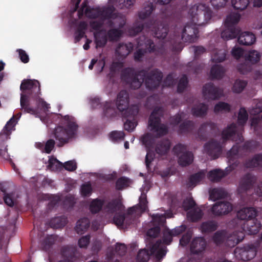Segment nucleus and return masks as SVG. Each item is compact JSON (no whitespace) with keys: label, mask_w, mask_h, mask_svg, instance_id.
Segmentation results:
<instances>
[{"label":"nucleus","mask_w":262,"mask_h":262,"mask_svg":"<svg viewBox=\"0 0 262 262\" xmlns=\"http://www.w3.org/2000/svg\"><path fill=\"white\" fill-rule=\"evenodd\" d=\"M147 203L148 202L146 194L144 193H141V195L139 198V203L137 205L135 206L138 207L137 212L143 213L146 211L148 209Z\"/></svg>","instance_id":"09e8293b"},{"label":"nucleus","mask_w":262,"mask_h":262,"mask_svg":"<svg viewBox=\"0 0 262 262\" xmlns=\"http://www.w3.org/2000/svg\"><path fill=\"white\" fill-rule=\"evenodd\" d=\"M152 222L156 226H163L166 222V216L165 214H153L151 215Z\"/></svg>","instance_id":"864d4df0"},{"label":"nucleus","mask_w":262,"mask_h":262,"mask_svg":"<svg viewBox=\"0 0 262 262\" xmlns=\"http://www.w3.org/2000/svg\"><path fill=\"white\" fill-rule=\"evenodd\" d=\"M172 152L178 157V163L182 167L187 166L193 161L192 152L187 151L185 145L182 144L176 145L172 149Z\"/></svg>","instance_id":"9d476101"},{"label":"nucleus","mask_w":262,"mask_h":262,"mask_svg":"<svg viewBox=\"0 0 262 262\" xmlns=\"http://www.w3.org/2000/svg\"><path fill=\"white\" fill-rule=\"evenodd\" d=\"M257 248L253 245L243 247H237L234 250V254L237 258L248 261L253 258L256 255Z\"/></svg>","instance_id":"f8f14e48"},{"label":"nucleus","mask_w":262,"mask_h":262,"mask_svg":"<svg viewBox=\"0 0 262 262\" xmlns=\"http://www.w3.org/2000/svg\"><path fill=\"white\" fill-rule=\"evenodd\" d=\"M218 223L213 220H208L203 222L200 226V230L203 234H208L216 230Z\"/></svg>","instance_id":"a878e982"},{"label":"nucleus","mask_w":262,"mask_h":262,"mask_svg":"<svg viewBox=\"0 0 262 262\" xmlns=\"http://www.w3.org/2000/svg\"><path fill=\"white\" fill-rule=\"evenodd\" d=\"M154 9L155 8L152 3H147L145 5L143 9L138 12L139 18L142 20L147 18L150 15Z\"/></svg>","instance_id":"58836bf2"},{"label":"nucleus","mask_w":262,"mask_h":262,"mask_svg":"<svg viewBox=\"0 0 262 262\" xmlns=\"http://www.w3.org/2000/svg\"><path fill=\"white\" fill-rule=\"evenodd\" d=\"M116 103L117 109L122 113V115L127 110L133 106L128 107L129 96L125 90H122L118 93Z\"/></svg>","instance_id":"aec40b11"},{"label":"nucleus","mask_w":262,"mask_h":262,"mask_svg":"<svg viewBox=\"0 0 262 262\" xmlns=\"http://www.w3.org/2000/svg\"><path fill=\"white\" fill-rule=\"evenodd\" d=\"M194 122L191 120H185L179 126L178 132L179 134H186L190 133L194 129Z\"/></svg>","instance_id":"f704fd0d"},{"label":"nucleus","mask_w":262,"mask_h":262,"mask_svg":"<svg viewBox=\"0 0 262 262\" xmlns=\"http://www.w3.org/2000/svg\"><path fill=\"white\" fill-rule=\"evenodd\" d=\"M237 36L238 42L242 45L250 46L253 44L256 40L254 34L249 32H239Z\"/></svg>","instance_id":"393cba45"},{"label":"nucleus","mask_w":262,"mask_h":262,"mask_svg":"<svg viewBox=\"0 0 262 262\" xmlns=\"http://www.w3.org/2000/svg\"><path fill=\"white\" fill-rule=\"evenodd\" d=\"M121 77L132 89H138L144 82L146 88L152 90L160 86L163 78V73L158 69L150 71L146 69L136 71L134 68L128 67L122 71Z\"/></svg>","instance_id":"f257e3e1"},{"label":"nucleus","mask_w":262,"mask_h":262,"mask_svg":"<svg viewBox=\"0 0 262 262\" xmlns=\"http://www.w3.org/2000/svg\"><path fill=\"white\" fill-rule=\"evenodd\" d=\"M208 106L205 103H200L194 106L191 109V113L195 117H203L207 114Z\"/></svg>","instance_id":"e433bc0d"},{"label":"nucleus","mask_w":262,"mask_h":262,"mask_svg":"<svg viewBox=\"0 0 262 262\" xmlns=\"http://www.w3.org/2000/svg\"><path fill=\"white\" fill-rule=\"evenodd\" d=\"M67 222V218L64 215H61L52 219L50 222V225L53 228L58 229L63 227Z\"/></svg>","instance_id":"c9c22d12"},{"label":"nucleus","mask_w":262,"mask_h":262,"mask_svg":"<svg viewBox=\"0 0 262 262\" xmlns=\"http://www.w3.org/2000/svg\"><path fill=\"white\" fill-rule=\"evenodd\" d=\"M104 115L109 118L116 116V111L115 108L112 106L110 102H106L103 107Z\"/></svg>","instance_id":"603ef678"},{"label":"nucleus","mask_w":262,"mask_h":262,"mask_svg":"<svg viewBox=\"0 0 262 262\" xmlns=\"http://www.w3.org/2000/svg\"><path fill=\"white\" fill-rule=\"evenodd\" d=\"M90 224L87 217L81 218L77 222L75 230L78 234H82L89 228Z\"/></svg>","instance_id":"2f4dec72"},{"label":"nucleus","mask_w":262,"mask_h":262,"mask_svg":"<svg viewBox=\"0 0 262 262\" xmlns=\"http://www.w3.org/2000/svg\"><path fill=\"white\" fill-rule=\"evenodd\" d=\"M87 0L84 1L80 9L78 10V16L79 18H81L84 14L90 18H96L100 17V8H91L88 5Z\"/></svg>","instance_id":"4468645a"},{"label":"nucleus","mask_w":262,"mask_h":262,"mask_svg":"<svg viewBox=\"0 0 262 262\" xmlns=\"http://www.w3.org/2000/svg\"><path fill=\"white\" fill-rule=\"evenodd\" d=\"M187 215L190 221L196 222L202 218L203 212L200 208L196 207L188 211Z\"/></svg>","instance_id":"72a5a7b5"},{"label":"nucleus","mask_w":262,"mask_h":262,"mask_svg":"<svg viewBox=\"0 0 262 262\" xmlns=\"http://www.w3.org/2000/svg\"><path fill=\"white\" fill-rule=\"evenodd\" d=\"M56 237L53 235H47L41 242V246L45 251L48 250L56 241Z\"/></svg>","instance_id":"de8ad7c7"},{"label":"nucleus","mask_w":262,"mask_h":262,"mask_svg":"<svg viewBox=\"0 0 262 262\" xmlns=\"http://www.w3.org/2000/svg\"><path fill=\"white\" fill-rule=\"evenodd\" d=\"M151 31L155 37L164 39L167 35L168 31V26L158 20H150L144 24L137 21L130 28L128 32L129 35L135 36L141 32L144 29Z\"/></svg>","instance_id":"39448f33"},{"label":"nucleus","mask_w":262,"mask_h":262,"mask_svg":"<svg viewBox=\"0 0 262 262\" xmlns=\"http://www.w3.org/2000/svg\"><path fill=\"white\" fill-rule=\"evenodd\" d=\"M161 244V240L159 239L155 244L152 245L150 248V254H155L156 258L159 260L162 259L166 253V248L165 247L160 248Z\"/></svg>","instance_id":"bb28decb"},{"label":"nucleus","mask_w":262,"mask_h":262,"mask_svg":"<svg viewBox=\"0 0 262 262\" xmlns=\"http://www.w3.org/2000/svg\"><path fill=\"white\" fill-rule=\"evenodd\" d=\"M225 232L224 231H217L213 234L212 241L217 246H220L225 242Z\"/></svg>","instance_id":"3c124183"},{"label":"nucleus","mask_w":262,"mask_h":262,"mask_svg":"<svg viewBox=\"0 0 262 262\" xmlns=\"http://www.w3.org/2000/svg\"><path fill=\"white\" fill-rule=\"evenodd\" d=\"M139 113L137 106H133L127 110L122 114L123 119H126L124 123L125 130L131 132H133L137 125V116Z\"/></svg>","instance_id":"9b49d317"},{"label":"nucleus","mask_w":262,"mask_h":262,"mask_svg":"<svg viewBox=\"0 0 262 262\" xmlns=\"http://www.w3.org/2000/svg\"><path fill=\"white\" fill-rule=\"evenodd\" d=\"M226 196V192L222 188H215L210 191V197L214 201L225 198Z\"/></svg>","instance_id":"49530a36"},{"label":"nucleus","mask_w":262,"mask_h":262,"mask_svg":"<svg viewBox=\"0 0 262 262\" xmlns=\"http://www.w3.org/2000/svg\"><path fill=\"white\" fill-rule=\"evenodd\" d=\"M189 14L194 24L201 26L208 23L211 19L212 11L208 5L201 3L191 7Z\"/></svg>","instance_id":"0eeeda50"},{"label":"nucleus","mask_w":262,"mask_h":262,"mask_svg":"<svg viewBox=\"0 0 262 262\" xmlns=\"http://www.w3.org/2000/svg\"><path fill=\"white\" fill-rule=\"evenodd\" d=\"M133 47L132 42L120 43L116 50V53L120 58H124L132 51Z\"/></svg>","instance_id":"cd10ccee"},{"label":"nucleus","mask_w":262,"mask_h":262,"mask_svg":"<svg viewBox=\"0 0 262 262\" xmlns=\"http://www.w3.org/2000/svg\"><path fill=\"white\" fill-rule=\"evenodd\" d=\"M247 82L245 80L237 79L236 80L232 87V91L236 93H241L245 88Z\"/></svg>","instance_id":"13d9d810"},{"label":"nucleus","mask_w":262,"mask_h":262,"mask_svg":"<svg viewBox=\"0 0 262 262\" xmlns=\"http://www.w3.org/2000/svg\"><path fill=\"white\" fill-rule=\"evenodd\" d=\"M125 134L122 131H113L110 134V138L113 141L124 140Z\"/></svg>","instance_id":"338daca9"},{"label":"nucleus","mask_w":262,"mask_h":262,"mask_svg":"<svg viewBox=\"0 0 262 262\" xmlns=\"http://www.w3.org/2000/svg\"><path fill=\"white\" fill-rule=\"evenodd\" d=\"M252 66L245 59L244 62L240 63L237 66V70L240 73L246 74L252 70Z\"/></svg>","instance_id":"6e6d98bb"},{"label":"nucleus","mask_w":262,"mask_h":262,"mask_svg":"<svg viewBox=\"0 0 262 262\" xmlns=\"http://www.w3.org/2000/svg\"><path fill=\"white\" fill-rule=\"evenodd\" d=\"M217 128L216 124L212 122H205L201 124L199 127L197 135L200 140L205 141L207 139L208 135L213 133Z\"/></svg>","instance_id":"6ab92c4d"},{"label":"nucleus","mask_w":262,"mask_h":262,"mask_svg":"<svg viewBox=\"0 0 262 262\" xmlns=\"http://www.w3.org/2000/svg\"><path fill=\"white\" fill-rule=\"evenodd\" d=\"M137 209V206H133L127 209L126 213L125 214V227L126 228L134 223L135 221V216L138 214Z\"/></svg>","instance_id":"473e14b6"},{"label":"nucleus","mask_w":262,"mask_h":262,"mask_svg":"<svg viewBox=\"0 0 262 262\" xmlns=\"http://www.w3.org/2000/svg\"><path fill=\"white\" fill-rule=\"evenodd\" d=\"M225 70L220 65H214L212 67L210 70V75L212 79H220L224 75Z\"/></svg>","instance_id":"a19ab883"},{"label":"nucleus","mask_w":262,"mask_h":262,"mask_svg":"<svg viewBox=\"0 0 262 262\" xmlns=\"http://www.w3.org/2000/svg\"><path fill=\"white\" fill-rule=\"evenodd\" d=\"M173 236H174L172 234V231L169 229L164 230L163 232V243L166 245H169L172 241Z\"/></svg>","instance_id":"0e129e2a"},{"label":"nucleus","mask_w":262,"mask_h":262,"mask_svg":"<svg viewBox=\"0 0 262 262\" xmlns=\"http://www.w3.org/2000/svg\"><path fill=\"white\" fill-rule=\"evenodd\" d=\"M150 253L145 249L140 250L137 255V262H146L150 257Z\"/></svg>","instance_id":"052dcab7"},{"label":"nucleus","mask_w":262,"mask_h":262,"mask_svg":"<svg viewBox=\"0 0 262 262\" xmlns=\"http://www.w3.org/2000/svg\"><path fill=\"white\" fill-rule=\"evenodd\" d=\"M198 33L197 29L189 25H186L182 32L181 39L185 42H195L197 39Z\"/></svg>","instance_id":"412c9836"},{"label":"nucleus","mask_w":262,"mask_h":262,"mask_svg":"<svg viewBox=\"0 0 262 262\" xmlns=\"http://www.w3.org/2000/svg\"><path fill=\"white\" fill-rule=\"evenodd\" d=\"M94 42L96 48H103L105 46L108 40L106 30L102 29L94 33Z\"/></svg>","instance_id":"b1692460"},{"label":"nucleus","mask_w":262,"mask_h":262,"mask_svg":"<svg viewBox=\"0 0 262 262\" xmlns=\"http://www.w3.org/2000/svg\"><path fill=\"white\" fill-rule=\"evenodd\" d=\"M196 206V203L194 200L191 198L185 199L182 204V206L185 211H188L193 209Z\"/></svg>","instance_id":"69168bd1"},{"label":"nucleus","mask_w":262,"mask_h":262,"mask_svg":"<svg viewBox=\"0 0 262 262\" xmlns=\"http://www.w3.org/2000/svg\"><path fill=\"white\" fill-rule=\"evenodd\" d=\"M236 124L233 123L225 128L222 132V138L223 142L230 139L232 141H241L242 136L236 133Z\"/></svg>","instance_id":"a211bd4d"},{"label":"nucleus","mask_w":262,"mask_h":262,"mask_svg":"<svg viewBox=\"0 0 262 262\" xmlns=\"http://www.w3.org/2000/svg\"><path fill=\"white\" fill-rule=\"evenodd\" d=\"M75 249L71 246H66L61 248V254L63 256L68 258L72 257L75 254Z\"/></svg>","instance_id":"e2e57ef3"},{"label":"nucleus","mask_w":262,"mask_h":262,"mask_svg":"<svg viewBox=\"0 0 262 262\" xmlns=\"http://www.w3.org/2000/svg\"><path fill=\"white\" fill-rule=\"evenodd\" d=\"M207 242L203 237L194 238L190 244V251L192 253L198 254L203 252L206 247Z\"/></svg>","instance_id":"4be33fe9"},{"label":"nucleus","mask_w":262,"mask_h":262,"mask_svg":"<svg viewBox=\"0 0 262 262\" xmlns=\"http://www.w3.org/2000/svg\"><path fill=\"white\" fill-rule=\"evenodd\" d=\"M261 55L260 53L254 50H250L245 56V59L252 65H254L259 62Z\"/></svg>","instance_id":"4c0bfd02"},{"label":"nucleus","mask_w":262,"mask_h":262,"mask_svg":"<svg viewBox=\"0 0 262 262\" xmlns=\"http://www.w3.org/2000/svg\"><path fill=\"white\" fill-rule=\"evenodd\" d=\"M205 176V172L204 170L199 171L190 176L189 179V187L191 186L194 187L197 183L200 182L204 179Z\"/></svg>","instance_id":"c03bdc74"},{"label":"nucleus","mask_w":262,"mask_h":262,"mask_svg":"<svg viewBox=\"0 0 262 262\" xmlns=\"http://www.w3.org/2000/svg\"><path fill=\"white\" fill-rule=\"evenodd\" d=\"M257 180V177L254 174L250 173L245 174L239 182V191L242 192H245L250 190L253 188Z\"/></svg>","instance_id":"f3484780"},{"label":"nucleus","mask_w":262,"mask_h":262,"mask_svg":"<svg viewBox=\"0 0 262 262\" xmlns=\"http://www.w3.org/2000/svg\"><path fill=\"white\" fill-rule=\"evenodd\" d=\"M170 147V142L167 139H163L159 141L156 146L155 151L159 155L167 154Z\"/></svg>","instance_id":"c85d7f7f"},{"label":"nucleus","mask_w":262,"mask_h":262,"mask_svg":"<svg viewBox=\"0 0 262 262\" xmlns=\"http://www.w3.org/2000/svg\"><path fill=\"white\" fill-rule=\"evenodd\" d=\"M231 110L230 104L224 102H219L214 108V112L217 113L221 112H229Z\"/></svg>","instance_id":"bf43d9fd"},{"label":"nucleus","mask_w":262,"mask_h":262,"mask_svg":"<svg viewBox=\"0 0 262 262\" xmlns=\"http://www.w3.org/2000/svg\"><path fill=\"white\" fill-rule=\"evenodd\" d=\"M244 236V234L243 232L235 231L226 236L225 245L230 248L234 247L243 240Z\"/></svg>","instance_id":"5701e85b"},{"label":"nucleus","mask_w":262,"mask_h":262,"mask_svg":"<svg viewBox=\"0 0 262 262\" xmlns=\"http://www.w3.org/2000/svg\"><path fill=\"white\" fill-rule=\"evenodd\" d=\"M248 119V114L245 108L241 107L239 109L238 118L237 123L239 125L244 126L247 122Z\"/></svg>","instance_id":"5fc2aeb1"},{"label":"nucleus","mask_w":262,"mask_h":262,"mask_svg":"<svg viewBox=\"0 0 262 262\" xmlns=\"http://www.w3.org/2000/svg\"><path fill=\"white\" fill-rule=\"evenodd\" d=\"M256 210L253 207H246L237 212V216L241 220L245 221L243 224V230L249 234H257L261 228L260 223L255 219Z\"/></svg>","instance_id":"423d86ee"},{"label":"nucleus","mask_w":262,"mask_h":262,"mask_svg":"<svg viewBox=\"0 0 262 262\" xmlns=\"http://www.w3.org/2000/svg\"><path fill=\"white\" fill-rule=\"evenodd\" d=\"M241 15L237 13H232L227 16L225 20V29L221 33V37L224 40H229L237 37L241 30L236 27L240 20Z\"/></svg>","instance_id":"1a4fd4ad"},{"label":"nucleus","mask_w":262,"mask_h":262,"mask_svg":"<svg viewBox=\"0 0 262 262\" xmlns=\"http://www.w3.org/2000/svg\"><path fill=\"white\" fill-rule=\"evenodd\" d=\"M245 166L250 168L262 167V154H256L252 159L246 161Z\"/></svg>","instance_id":"7c9ffc66"},{"label":"nucleus","mask_w":262,"mask_h":262,"mask_svg":"<svg viewBox=\"0 0 262 262\" xmlns=\"http://www.w3.org/2000/svg\"><path fill=\"white\" fill-rule=\"evenodd\" d=\"M204 150L213 160L216 159L222 152V145L220 141L212 139L204 145Z\"/></svg>","instance_id":"ddd939ff"},{"label":"nucleus","mask_w":262,"mask_h":262,"mask_svg":"<svg viewBox=\"0 0 262 262\" xmlns=\"http://www.w3.org/2000/svg\"><path fill=\"white\" fill-rule=\"evenodd\" d=\"M141 141L146 147H151L154 144V139L150 134H146L141 138Z\"/></svg>","instance_id":"774afa93"},{"label":"nucleus","mask_w":262,"mask_h":262,"mask_svg":"<svg viewBox=\"0 0 262 262\" xmlns=\"http://www.w3.org/2000/svg\"><path fill=\"white\" fill-rule=\"evenodd\" d=\"M225 176V173L219 169H214L208 173L209 179L213 182H219Z\"/></svg>","instance_id":"a18cd8bd"},{"label":"nucleus","mask_w":262,"mask_h":262,"mask_svg":"<svg viewBox=\"0 0 262 262\" xmlns=\"http://www.w3.org/2000/svg\"><path fill=\"white\" fill-rule=\"evenodd\" d=\"M113 5L100 8V17L103 20L108 19L107 23L110 28L118 27L123 28L125 25L126 20L118 13H115L114 6L119 9L129 8L133 6L135 0H110Z\"/></svg>","instance_id":"7ed1b4c3"},{"label":"nucleus","mask_w":262,"mask_h":262,"mask_svg":"<svg viewBox=\"0 0 262 262\" xmlns=\"http://www.w3.org/2000/svg\"><path fill=\"white\" fill-rule=\"evenodd\" d=\"M124 206L122 204L121 200L118 199H113L107 203L105 208L107 212L111 213H114L117 211H120L124 209Z\"/></svg>","instance_id":"c756f323"},{"label":"nucleus","mask_w":262,"mask_h":262,"mask_svg":"<svg viewBox=\"0 0 262 262\" xmlns=\"http://www.w3.org/2000/svg\"><path fill=\"white\" fill-rule=\"evenodd\" d=\"M188 83V78L186 75H183L180 78L178 84L177 91L179 93H183L186 88Z\"/></svg>","instance_id":"680f3d73"},{"label":"nucleus","mask_w":262,"mask_h":262,"mask_svg":"<svg viewBox=\"0 0 262 262\" xmlns=\"http://www.w3.org/2000/svg\"><path fill=\"white\" fill-rule=\"evenodd\" d=\"M132 181L126 177H121L118 178L115 183V188L117 190H122L130 185Z\"/></svg>","instance_id":"ea45409f"},{"label":"nucleus","mask_w":262,"mask_h":262,"mask_svg":"<svg viewBox=\"0 0 262 262\" xmlns=\"http://www.w3.org/2000/svg\"><path fill=\"white\" fill-rule=\"evenodd\" d=\"M118 28H113L110 29L107 32L106 35L107 36L108 39L110 41H114L118 40L122 34V31L121 30L122 28H119L117 27Z\"/></svg>","instance_id":"79ce46f5"},{"label":"nucleus","mask_w":262,"mask_h":262,"mask_svg":"<svg viewBox=\"0 0 262 262\" xmlns=\"http://www.w3.org/2000/svg\"><path fill=\"white\" fill-rule=\"evenodd\" d=\"M104 202L102 200L95 199L92 201L90 205V210L95 214L99 212L102 208Z\"/></svg>","instance_id":"37998d69"},{"label":"nucleus","mask_w":262,"mask_h":262,"mask_svg":"<svg viewBox=\"0 0 262 262\" xmlns=\"http://www.w3.org/2000/svg\"><path fill=\"white\" fill-rule=\"evenodd\" d=\"M223 91L212 83L205 84L203 88V94L206 99L215 100L220 98Z\"/></svg>","instance_id":"dca6fc26"},{"label":"nucleus","mask_w":262,"mask_h":262,"mask_svg":"<svg viewBox=\"0 0 262 262\" xmlns=\"http://www.w3.org/2000/svg\"><path fill=\"white\" fill-rule=\"evenodd\" d=\"M226 56V52L224 50H215L211 58L213 62L218 63L225 60Z\"/></svg>","instance_id":"8fccbe9b"},{"label":"nucleus","mask_w":262,"mask_h":262,"mask_svg":"<svg viewBox=\"0 0 262 262\" xmlns=\"http://www.w3.org/2000/svg\"><path fill=\"white\" fill-rule=\"evenodd\" d=\"M20 89L22 93L20 95V104L21 110L25 113L35 114L36 110L30 106V99L41 102V106L46 110L50 108L49 104L40 98V85L37 80L24 79L22 81Z\"/></svg>","instance_id":"f03ea898"},{"label":"nucleus","mask_w":262,"mask_h":262,"mask_svg":"<svg viewBox=\"0 0 262 262\" xmlns=\"http://www.w3.org/2000/svg\"><path fill=\"white\" fill-rule=\"evenodd\" d=\"M233 8L238 10L242 11L245 9L249 3V0H232Z\"/></svg>","instance_id":"4d7b16f0"},{"label":"nucleus","mask_w":262,"mask_h":262,"mask_svg":"<svg viewBox=\"0 0 262 262\" xmlns=\"http://www.w3.org/2000/svg\"><path fill=\"white\" fill-rule=\"evenodd\" d=\"M163 116V108L157 106L154 109L148 119V126L150 127V130L155 132L158 137L166 135L168 132V126L161 123V118Z\"/></svg>","instance_id":"6e6552de"},{"label":"nucleus","mask_w":262,"mask_h":262,"mask_svg":"<svg viewBox=\"0 0 262 262\" xmlns=\"http://www.w3.org/2000/svg\"><path fill=\"white\" fill-rule=\"evenodd\" d=\"M61 124L65 125V127L59 126L57 127L54 133V136L57 141V146L62 147L68 143L70 139L75 137L78 129V125L74 121V118L69 115L62 116Z\"/></svg>","instance_id":"20e7f679"},{"label":"nucleus","mask_w":262,"mask_h":262,"mask_svg":"<svg viewBox=\"0 0 262 262\" xmlns=\"http://www.w3.org/2000/svg\"><path fill=\"white\" fill-rule=\"evenodd\" d=\"M232 204L228 201H219L211 207V212L215 216L226 215L232 210Z\"/></svg>","instance_id":"2eb2a0df"}]
</instances>
